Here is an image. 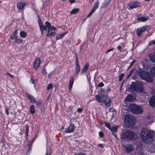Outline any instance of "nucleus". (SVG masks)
I'll return each mask as SVG.
<instances>
[{"instance_id":"nucleus-20","label":"nucleus","mask_w":155,"mask_h":155,"mask_svg":"<svg viewBox=\"0 0 155 155\" xmlns=\"http://www.w3.org/2000/svg\"><path fill=\"white\" fill-rule=\"evenodd\" d=\"M67 32H66L65 33H61L60 34L58 35L57 36L56 38V40H58L61 39L62 37H63L67 33Z\"/></svg>"},{"instance_id":"nucleus-9","label":"nucleus","mask_w":155,"mask_h":155,"mask_svg":"<svg viewBox=\"0 0 155 155\" xmlns=\"http://www.w3.org/2000/svg\"><path fill=\"white\" fill-rule=\"evenodd\" d=\"M140 3L137 1H133L130 2L128 5V8L132 9L138 7H140Z\"/></svg>"},{"instance_id":"nucleus-17","label":"nucleus","mask_w":155,"mask_h":155,"mask_svg":"<svg viewBox=\"0 0 155 155\" xmlns=\"http://www.w3.org/2000/svg\"><path fill=\"white\" fill-rule=\"evenodd\" d=\"M73 83L74 77H71L70 78L69 84V89L70 91L71 90Z\"/></svg>"},{"instance_id":"nucleus-38","label":"nucleus","mask_w":155,"mask_h":155,"mask_svg":"<svg viewBox=\"0 0 155 155\" xmlns=\"http://www.w3.org/2000/svg\"><path fill=\"white\" fill-rule=\"evenodd\" d=\"M134 71V69H132L130 71V72L129 74L127 76V78H130V76L132 74L133 72Z\"/></svg>"},{"instance_id":"nucleus-13","label":"nucleus","mask_w":155,"mask_h":155,"mask_svg":"<svg viewBox=\"0 0 155 155\" xmlns=\"http://www.w3.org/2000/svg\"><path fill=\"white\" fill-rule=\"evenodd\" d=\"M25 94L26 96L30 100V102L31 103H34L36 102L35 98L32 95H31V94L27 92L25 93Z\"/></svg>"},{"instance_id":"nucleus-57","label":"nucleus","mask_w":155,"mask_h":155,"mask_svg":"<svg viewBox=\"0 0 155 155\" xmlns=\"http://www.w3.org/2000/svg\"><path fill=\"white\" fill-rule=\"evenodd\" d=\"M44 73H45V74H46V72L45 69H44V70H43L42 74H44Z\"/></svg>"},{"instance_id":"nucleus-43","label":"nucleus","mask_w":155,"mask_h":155,"mask_svg":"<svg viewBox=\"0 0 155 155\" xmlns=\"http://www.w3.org/2000/svg\"><path fill=\"white\" fill-rule=\"evenodd\" d=\"M114 48H112L106 51V52H105V53L107 54L111 51H113V50H114Z\"/></svg>"},{"instance_id":"nucleus-30","label":"nucleus","mask_w":155,"mask_h":155,"mask_svg":"<svg viewBox=\"0 0 155 155\" xmlns=\"http://www.w3.org/2000/svg\"><path fill=\"white\" fill-rule=\"evenodd\" d=\"M110 0H109L107 2H105L104 3L102 6L101 7V8H105L106 6H107L110 3Z\"/></svg>"},{"instance_id":"nucleus-37","label":"nucleus","mask_w":155,"mask_h":155,"mask_svg":"<svg viewBox=\"0 0 155 155\" xmlns=\"http://www.w3.org/2000/svg\"><path fill=\"white\" fill-rule=\"evenodd\" d=\"M53 84L52 83H51L48 85V86L47 87V90H49L51 88H52L53 87Z\"/></svg>"},{"instance_id":"nucleus-15","label":"nucleus","mask_w":155,"mask_h":155,"mask_svg":"<svg viewBox=\"0 0 155 155\" xmlns=\"http://www.w3.org/2000/svg\"><path fill=\"white\" fill-rule=\"evenodd\" d=\"M149 104L152 107L155 106V95L150 97L149 101Z\"/></svg>"},{"instance_id":"nucleus-63","label":"nucleus","mask_w":155,"mask_h":155,"mask_svg":"<svg viewBox=\"0 0 155 155\" xmlns=\"http://www.w3.org/2000/svg\"><path fill=\"white\" fill-rule=\"evenodd\" d=\"M94 0H89V1L90 2H92L93 1H94Z\"/></svg>"},{"instance_id":"nucleus-27","label":"nucleus","mask_w":155,"mask_h":155,"mask_svg":"<svg viewBox=\"0 0 155 155\" xmlns=\"http://www.w3.org/2000/svg\"><path fill=\"white\" fill-rule=\"evenodd\" d=\"M20 35L21 37L23 38H25L26 36V33L24 31H21L20 33Z\"/></svg>"},{"instance_id":"nucleus-64","label":"nucleus","mask_w":155,"mask_h":155,"mask_svg":"<svg viewBox=\"0 0 155 155\" xmlns=\"http://www.w3.org/2000/svg\"><path fill=\"white\" fill-rule=\"evenodd\" d=\"M46 155H51V154L50 153L49 154H48V153H47Z\"/></svg>"},{"instance_id":"nucleus-59","label":"nucleus","mask_w":155,"mask_h":155,"mask_svg":"<svg viewBox=\"0 0 155 155\" xmlns=\"http://www.w3.org/2000/svg\"><path fill=\"white\" fill-rule=\"evenodd\" d=\"M113 135H114V137L116 138V139H117V136L115 134H114V133H112Z\"/></svg>"},{"instance_id":"nucleus-47","label":"nucleus","mask_w":155,"mask_h":155,"mask_svg":"<svg viewBox=\"0 0 155 155\" xmlns=\"http://www.w3.org/2000/svg\"><path fill=\"white\" fill-rule=\"evenodd\" d=\"M99 134L100 137H103L104 136L103 133L101 132H99Z\"/></svg>"},{"instance_id":"nucleus-10","label":"nucleus","mask_w":155,"mask_h":155,"mask_svg":"<svg viewBox=\"0 0 155 155\" xmlns=\"http://www.w3.org/2000/svg\"><path fill=\"white\" fill-rule=\"evenodd\" d=\"M124 151L127 153H130L133 150V147L131 144H127L123 146Z\"/></svg>"},{"instance_id":"nucleus-44","label":"nucleus","mask_w":155,"mask_h":155,"mask_svg":"<svg viewBox=\"0 0 155 155\" xmlns=\"http://www.w3.org/2000/svg\"><path fill=\"white\" fill-rule=\"evenodd\" d=\"M17 30H16V29L14 31V32H13L12 35L15 36H17Z\"/></svg>"},{"instance_id":"nucleus-39","label":"nucleus","mask_w":155,"mask_h":155,"mask_svg":"<svg viewBox=\"0 0 155 155\" xmlns=\"http://www.w3.org/2000/svg\"><path fill=\"white\" fill-rule=\"evenodd\" d=\"M124 75V73H123L121 74L119 77V81H121L123 78V77Z\"/></svg>"},{"instance_id":"nucleus-34","label":"nucleus","mask_w":155,"mask_h":155,"mask_svg":"<svg viewBox=\"0 0 155 155\" xmlns=\"http://www.w3.org/2000/svg\"><path fill=\"white\" fill-rule=\"evenodd\" d=\"M104 124L105 126L107 127L109 130L110 129L111 127L110 123L107 122H104Z\"/></svg>"},{"instance_id":"nucleus-54","label":"nucleus","mask_w":155,"mask_h":155,"mask_svg":"<svg viewBox=\"0 0 155 155\" xmlns=\"http://www.w3.org/2000/svg\"><path fill=\"white\" fill-rule=\"evenodd\" d=\"M117 48L118 49V50L120 51L121 48V47L120 46V45H119L117 46Z\"/></svg>"},{"instance_id":"nucleus-52","label":"nucleus","mask_w":155,"mask_h":155,"mask_svg":"<svg viewBox=\"0 0 155 155\" xmlns=\"http://www.w3.org/2000/svg\"><path fill=\"white\" fill-rule=\"evenodd\" d=\"M98 146L101 148H102L103 146V144L100 143L98 145Z\"/></svg>"},{"instance_id":"nucleus-21","label":"nucleus","mask_w":155,"mask_h":155,"mask_svg":"<svg viewBox=\"0 0 155 155\" xmlns=\"http://www.w3.org/2000/svg\"><path fill=\"white\" fill-rule=\"evenodd\" d=\"M35 111V106L34 105H31L30 107V113L32 114H34Z\"/></svg>"},{"instance_id":"nucleus-11","label":"nucleus","mask_w":155,"mask_h":155,"mask_svg":"<svg viewBox=\"0 0 155 155\" xmlns=\"http://www.w3.org/2000/svg\"><path fill=\"white\" fill-rule=\"evenodd\" d=\"M147 28V26H144L139 28H138L136 32L137 36H140L142 33Z\"/></svg>"},{"instance_id":"nucleus-45","label":"nucleus","mask_w":155,"mask_h":155,"mask_svg":"<svg viewBox=\"0 0 155 155\" xmlns=\"http://www.w3.org/2000/svg\"><path fill=\"white\" fill-rule=\"evenodd\" d=\"M104 84L102 82H100L99 84L98 85L97 87H101L104 86Z\"/></svg>"},{"instance_id":"nucleus-22","label":"nucleus","mask_w":155,"mask_h":155,"mask_svg":"<svg viewBox=\"0 0 155 155\" xmlns=\"http://www.w3.org/2000/svg\"><path fill=\"white\" fill-rule=\"evenodd\" d=\"M89 64H86L84 66L83 69L81 71V73H84L86 72L87 71L88 69V68L89 67Z\"/></svg>"},{"instance_id":"nucleus-55","label":"nucleus","mask_w":155,"mask_h":155,"mask_svg":"<svg viewBox=\"0 0 155 155\" xmlns=\"http://www.w3.org/2000/svg\"><path fill=\"white\" fill-rule=\"evenodd\" d=\"M30 83H32V84H34V81L33 80V79H31L30 80Z\"/></svg>"},{"instance_id":"nucleus-18","label":"nucleus","mask_w":155,"mask_h":155,"mask_svg":"<svg viewBox=\"0 0 155 155\" xmlns=\"http://www.w3.org/2000/svg\"><path fill=\"white\" fill-rule=\"evenodd\" d=\"M119 127V126L118 125L115 126H111L110 130L111 131L112 133H113L114 132H116L117 131V129Z\"/></svg>"},{"instance_id":"nucleus-19","label":"nucleus","mask_w":155,"mask_h":155,"mask_svg":"<svg viewBox=\"0 0 155 155\" xmlns=\"http://www.w3.org/2000/svg\"><path fill=\"white\" fill-rule=\"evenodd\" d=\"M125 100L127 101H133L134 100V99L132 95H129L125 98Z\"/></svg>"},{"instance_id":"nucleus-42","label":"nucleus","mask_w":155,"mask_h":155,"mask_svg":"<svg viewBox=\"0 0 155 155\" xmlns=\"http://www.w3.org/2000/svg\"><path fill=\"white\" fill-rule=\"evenodd\" d=\"M135 60H134L130 64V66L128 67V68H130L134 64V63L135 62Z\"/></svg>"},{"instance_id":"nucleus-7","label":"nucleus","mask_w":155,"mask_h":155,"mask_svg":"<svg viewBox=\"0 0 155 155\" xmlns=\"http://www.w3.org/2000/svg\"><path fill=\"white\" fill-rule=\"evenodd\" d=\"M131 89L133 91L140 92H143V85L141 82H136L131 85Z\"/></svg>"},{"instance_id":"nucleus-31","label":"nucleus","mask_w":155,"mask_h":155,"mask_svg":"<svg viewBox=\"0 0 155 155\" xmlns=\"http://www.w3.org/2000/svg\"><path fill=\"white\" fill-rule=\"evenodd\" d=\"M151 74L155 77V66L153 67L150 69Z\"/></svg>"},{"instance_id":"nucleus-8","label":"nucleus","mask_w":155,"mask_h":155,"mask_svg":"<svg viewBox=\"0 0 155 155\" xmlns=\"http://www.w3.org/2000/svg\"><path fill=\"white\" fill-rule=\"evenodd\" d=\"M45 24L47 26L48 29V33L47 34V36L48 35L54 36L56 34L55 31L56 30V28L53 26H51V23L48 21L45 22Z\"/></svg>"},{"instance_id":"nucleus-36","label":"nucleus","mask_w":155,"mask_h":155,"mask_svg":"<svg viewBox=\"0 0 155 155\" xmlns=\"http://www.w3.org/2000/svg\"><path fill=\"white\" fill-rule=\"evenodd\" d=\"M41 100L39 99L38 100V102H36L35 103H36V105L38 106V107H39L40 104L41 103Z\"/></svg>"},{"instance_id":"nucleus-41","label":"nucleus","mask_w":155,"mask_h":155,"mask_svg":"<svg viewBox=\"0 0 155 155\" xmlns=\"http://www.w3.org/2000/svg\"><path fill=\"white\" fill-rule=\"evenodd\" d=\"M38 23L39 27L40 26H41L42 25H43L42 23L41 20L40 19H38Z\"/></svg>"},{"instance_id":"nucleus-28","label":"nucleus","mask_w":155,"mask_h":155,"mask_svg":"<svg viewBox=\"0 0 155 155\" xmlns=\"http://www.w3.org/2000/svg\"><path fill=\"white\" fill-rule=\"evenodd\" d=\"M78 12V9L75 8L72 9L70 12V14L71 15L77 13Z\"/></svg>"},{"instance_id":"nucleus-61","label":"nucleus","mask_w":155,"mask_h":155,"mask_svg":"<svg viewBox=\"0 0 155 155\" xmlns=\"http://www.w3.org/2000/svg\"><path fill=\"white\" fill-rule=\"evenodd\" d=\"M67 43V44H70V42L69 41H67L66 42Z\"/></svg>"},{"instance_id":"nucleus-58","label":"nucleus","mask_w":155,"mask_h":155,"mask_svg":"<svg viewBox=\"0 0 155 155\" xmlns=\"http://www.w3.org/2000/svg\"><path fill=\"white\" fill-rule=\"evenodd\" d=\"M78 155H85V154L84 153H80Z\"/></svg>"},{"instance_id":"nucleus-46","label":"nucleus","mask_w":155,"mask_h":155,"mask_svg":"<svg viewBox=\"0 0 155 155\" xmlns=\"http://www.w3.org/2000/svg\"><path fill=\"white\" fill-rule=\"evenodd\" d=\"M94 12L93 11H92V10H91L90 12V13L88 14V15H87V17H89L90 16H91V15L93 14V13Z\"/></svg>"},{"instance_id":"nucleus-16","label":"nucleus","mask_w":155,"mask_h":155,"mask_svg":"<svg viewBox=\"0 0 155 155\" xmlns=\"http://www.w3.org/2000/svg\"><path fill=\"white\" fill-rule=\"evenodd\" d=\"M74 127L73 124H71L66 129L65 131L66 133H71L74 131Z\"/></svg>"},{"instance_id":"nucleus-62","label":"nucleus","mask_w":155,"mask_h":155,"mask_svg":"<svg viewBox=\"0 0 155 155\" xmlns=\"http://www.w3.org/2000/svg\"><path fill=\"white\" fill-rule=\"evenodd\" d=\"M43 30H40L41 31V34L42 35L43 34Z\"/></svg>"},{"instance_id":"nucleus-14","label":"nucleus","mask_w":155,"mask_h":155,"mask_svg":"<svg viewBox=\"0 0 155 155\" xmlns=\"http://www.w3.org/2000/svg\"><path fill=\"white\" fill-rule=\"evenodd\" d=\"M26 5V3H23L21 2H20L17 3V6L18 10L21 11L24 8Z\"/></svg>"},{"instance_id":"nucleus-24","label":"nucleus","mask_w":155,"mask_h":155,"mask_svg":"<svg viewBox=\"0 0 155 155\" xmlns=\"http://www.w3.org/2000/svg\"><path fill=\"white\" fill-rule=\"evenodd\" d=\"M99 5V3L98 2H97L96 3H95L93 7H92V9L91 10L93 11L94 12L95 10L97 9Z\"/></svg>"},{"instance_id":"nucleus-26","label":"nucleus","mask_w":155,"mask_h":155,"mask_svg":"<svg viewBox=\"0 0 155 155\" xmlns=\"http://www.w3.org/2000/svg\"><path fill=\"white\" fill-rule=\"evenodd\" d=\"M150 60L154 62H155V54H150Z\"/></svg>"},{"instance_id":"nucleus-23","label":"nucleus","mask_w":155,"mask_h":155,"mask_svg":"<svg viewBox=\"0 0 155 155\" xmlns=\"http://www.w3.org/2000/svg\"><path fill=\"white\" fill-rule=\"evenodd\" d=\"M149 17H140L138 18L137 20L141 21H144L147 20Z\"/></svg>"},{"instance_id":"nucleus-5","label":"nucleus","mask_w":155,"mask_h":155,"mask_svg":"<svg viewBox=\"0 0 155 155\" xmlns=\"http://www.w3.org/2000/svg\"><path fill=\"white\" fill-rule=\"evenodd\" d=\"M123 117H124V124L128 127H132L134 125L135 119L131 116L126 114L123 115Z\"/></svg>"},{"instance_id":"nucleus-49","label":"nucleus","mask_w":155,"mask_h":155,"mask_svg":"<svg viewBox=\"0 0 155 155\" xmlns=\"http://www.w3.org/2000/svg\"><path fill=\"white\" fill-rule=\"evenodd\" d=\"M5 112L6 114L7 115H8L9 114V113L7 109L6 108L5 109Z\"/></svg>"},{"instance_id":"nucleus-56","label":"nucleus","mask_w":155,"mask_h":155,"mask_svg":"<svg viewBox=\"0 0 155 155\" xmlns=\"http://www.w3.org/2000/svg\"><path fill=\"white\" fill-rule=\"evenodd\" d=\"M51 73L50 72V73H49L48 74V77L49 78H50V77L51 76Z\"/></svg>"},{"instance_id":"nucleus-35","label":"nucleus","mask_w":155,"mask_h":155,"mask_svg":"<svg viewBox=\"0 0 155 155\" xmlns=\"http://www.w3.org/2000/svg\"><path fill=\"white\" fill-rule=\"evenodd\" d=\"M104 90L103 89H101L100 91H99V94L98 95H100V96H102L103 95H104Z\"/></svg>"},{"instance_id":"nucleus-32","label":"nucleus","mask_w":155,"mask_h":155,"mask_svg":"<svg viewBox=\"0 0 155 155\" xmlns=\"http://www.w3.org/2000/svg\"><path fill=\"white\" fill-rule=\"evenodd\" d=\"M40 30H43L45 31H46L47 29V25H42L41 26H40Z\"/></svg>"},{"instance_id":"nucleus-25","label":"nucleus","mask_w":155,"mask_h":155,"mask_svg":"<svg viewBox=\"0 0 155 155\" xmlns=\"http://www.w3.org/2000/svg\"><path fill=\"white\" fill-rule=\"evenodd\" d=\"M22 42V39L21 38H18L17 37L14 42L17 44H19Z\"/></svg>"},{"instance_id":"nucleus-51","label":"nucleus","mask_w":155,"mask_h":155,"mask_svg":"<svg viewBox=\"0 0 155 155\" xmlns=\"http://www.w3.org/2000/svg\"><path fill=\"white\" fill-rule=\"evenodd\" d=\"M83 108H78V112H81L82 111Z\"/></svg>"},{"instance_id":"nucleus-1","label":"nucleus","mask_w":155,"mask_h":155,"mask_svg":"<svg viewBox=\"0 0 155 155\" xmlns=\"http://www.w3.org/2000/svg\"><path fill=\"white\" fill-rule=\"evenodd\" d=\"M154 131L143 128L140 133L142 140L145 143H148L152 141L155 135Z\"/></svg>"},{"instance_id":"nucleus-4","label":"nucleus","mask_w":155,"mask_h":155,"mask_svg":"<svg viewBox=\"0 0 155 155\" xmlns=\"http://www.w3.org/2000/svg\"><path fill=\"white\" fill-rule=\"evenodd\" d=\"M129 110L133 113L140 114L143 113V109L139 105L131 104L129 106Z\"/></svg>"},{"instance_id":"nucleus-3","label":"nucleus","mask_w":155,"mask_h":155,"mask_svg":"<svg viewBox=\"0 0 155 155\" xmlns=\"http://www.w3.org/2000/svg\"><path fill=\"white\" fill-rule=\"evenodd\" d=\"M122 137L123 138L130 140L135 139L137 136L134 131L128 130L125 131L122 134Z\"/></svg>"},{"instance_id":"nucleus-40","label":"nucleus","mask_w":155,"mask_h":155,"mask_svg":"<svg viewBox=\"0 0 155 155\" xmlns=\"http://www.w3.org/2000/svg\"><path fill=\"white\" fill-rule=\"evenodd\" d=\"M155 44V40H153L149 42V45H152Z\"/></svg>"},{"instance_id":"nucleus-6","label":"nucleus","mask_w":155,"mask_h":155,"mask_svg":"<svg viewBox=\"0 0 155 155\" xmlns=\"http://www.w3.org/2000/svg\"><path fill=\"white\" fill-rule=\"evenodd\" d=\"M138 74L140 78L148 82H152L153 81V78L147 72L144 71H140L139 72Z\"/></svg>"},{"instance_id":"nucleus-48","label":"nucleus","mask_w":155,"mask_h":155,"mask_svg":"<svg viewBox=\"0 0 155 155\" xmlns=\"http://www.w3.org/2000/svg\"><path fill=\"white\" fill-rule=\"evenodd\" d=\"M6 74L9 75L12 78H14V77L13 75H12L11 74L9 73L8 72H7L6 73Z\"/></svg>"},{"instance_id":"nucleus-29","label":"nucleus","mask_w":155,"mask_h":155,"mask_svg":"<svg viewBox=\"0 0 155 155\" xmlns=\"http://www.w3.org/2000/svg\"><path fill=\"white\" fill-rule=\"evenodd\" d=\"M29 129V126L28 125H26L25 135L26 136V137L28 136Z\"/></svg>"},{"instance_id":"nucleus-50","label":"nucleus","mask_w":155,"mask_h":155,"mask_svg":"<svg viewBox=\"0 0 155 155\" xmlns=\"http://www.w3.org/2000/svg\"><path fill=\"white\" fill-rule=\"evenodd\" d=\"M69 2L71 4L74 3L75 2V0H69Z\"/></svg>"},{"instance_id":"nucleus-53","label":"nucleus","mask_w":155,"mask_h":155,"mask_svg":"<svg viewBox=\"0 0 155 155\" xmlns=\"http://www.w3.org/2000/svg\"><path fill=\"white\" fill-rule=\"evenodd\" d=\"M76 66H78V57H76Z\"/></svg>"},{"instance_id":"nucleus-2","label":"nucleus","mask_w":155,"mask_h":155,"mask_svg":"<svg viewBox=\"0 0 155 155\" xmlns=\"http://www.w3.org/2000/svg\"><path fill=\"white\" fill-rule=\"evenodd\" d=\"M95 98L96 100L98 102L104 103L106 107H109L110 106L111 101V100L107 96L103 95L101 96L100 95H96Z\"/></svg>"},{"instance_id":"nucleus-12","label":"nucleus","mask_w":155,"mask_h":155,"mask_svg":"<svg viewBox=\"0 0 155 155\" xmlns=\"http://www.w3.org/2000/svg\"><path fill=\"white\" fill-rule=\"evenodd\" d=\"M41 63V61L40 58H37L35 59L33 63V66L34 68L37 70L40 66Z\"/></svg>"},{"instance_id":"nucleus-33","label":"nucleus","mask_w":155,"mask_h":155,"mask_svg":"<svg viewBox=\"0 0 155 155\" xmlns=\"http://www.w3.org/2000/svg\"><path fill=\"white\" fill-rule=\"evenodd\" d=\"M17 36H15L13 35H11L10 36V38H9L8 41L9 42H10L11 41V40H13L16 39Z\"/></svg>"},{"instance_id":"nucleus-60","label":"nucleus","mask_w":155,"mask_h":155,"mask_svg":"<svg viewBox=\"0 0 155 155\" xmlns=\"http://www.w3.org/2000/svg\"><path fill=\"white\" fill-rule=\"evenodd\" d=\"M78 72L80 71V68L79 66V65H78Z\"/></svg>"}]
</instances>
